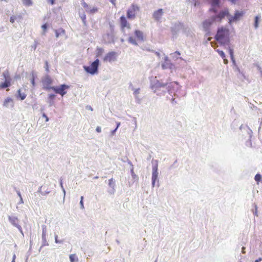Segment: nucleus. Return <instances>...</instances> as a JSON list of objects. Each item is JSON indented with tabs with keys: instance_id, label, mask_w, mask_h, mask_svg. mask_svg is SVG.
I'll use <instances>...</instances> for the list:
<instances>
[{
	"instance_id": "nucleus-1",
	"label": "nucleus",
	"mask_w": 262,
	"mask_h": 262,
	"mask_svg": "<svg viewBox=\"0 0 262 262\" xmlns=\"http://www.w3.org/2000/svg\"><path fill=\"white\" fill-rule=\"evenodd\" d=\"M229 30L225 27L219 28L217 31L215 39L222 45L229 42Z\"/></svg>"
},
{
	"instance_id": "nucleus-2",
	"label": "nucleus",
	"mask_w": 262,
	"mask_h": 262,
	"mask_svg": "<svg viewBox=\"0 0 262 262\" xmlns=\"http://www.w3.org/2000/svg\"><path fill=\"white\" fill-rule=\"evenodd\" d=\"M211 10L215 14V15L213 16L215 21L220 23L225 17L228 18L230 15L229 11L228 8H224L219 12L216 9V8H212Z\"/></svg>"
},
{
	"instance_id": "nucleus-3",
	"label": "nucleus",
	"mask_w": 262,
	"mask_h": 262,
	"mask_svg": "<svg viewBox=\"0 0 262 262\" xmlns=\"http://www.w3.org/2000/svg\"><path fill=\"white\" fill-rule=\"evenodd\" d=\"M99 64V60L97 59L90 66H84L83 69L87 73L94 75L98 73Z\"/></svg>"
},
{
	"instance_id": "nucleus-4",
	"label": "nucleus",
	"mask_w": 262,
	"mask_h": 262,
	"mask_svg": "<svg viewBox=\"0 0 262 262\" xmlns=\"http://www.w3.org/2000/svg\"><path fill=\"white\" fill-rule=\"evenodd\" d=\"M139 10V7L135 4H132L127 10L126 13L127 18L129 19H134L136 16L137 12Z\"/></svg>"
},
{
	"instance_id": "nucleus-5",
	"label": "nucleus",
	"mask_w": 262,
	"mask_h": 262,
	"mask_svg": "<svg viewBox=\"0 0 262 262\" xmlns=\"http://www.w3.org/2000/svg\"><path fill=\"white\" fill-rule=\"evenodd\" d=\"M127 18L124 15L121 16L119 18L120 29L123 32H125V29H131V25L128 21Z\"/></svg>"
},
{
	"instance_id": "nucleus-6",
	"label": "nucleus",
	"mask_w": 262,
	"mask_h": 262,
	"mask_svg": "<svg viewBox=\"0 0 262 262\" xmlns=\"http://www.w3.org/2000/svg\"><path fill=\"white\" fill-rule=\"evenodd\" d=\"M244 15L243 11H239L238 10H236L235 12V13L233 16H230L228 17V23L229 24H231L234 22H236L239 20L241 18L243 17Z\"/></svg>"
},
{
	"instance_id": "nucleus-7",
	"label": "nucleus",
	"mask_w": 262,
	"mask_h": 262,
	"mask_svg": "<svg viewBox=\"0 0 262 262\" xmlns=\"http://www.w3.org/2000/svg\"><path fill=\"white\" fill-rule=\"evenodd\" d=\"M53 80L49 76H46L42 80L43 89L46 90H52L53 86H51Z\"/></svg>"
},
{
	"instance_id": "nucleus-8",
	"label": "nucleus",
	"mask_w": 262,
	"mask_h": 262,
	"mask_svg": "<svg viewBox=\"0 0 262 262\" xmlns=\"http://www.w3.org/2000/svg\"><path fill=\"white\" fill-rule=\"evenodd\" d=\"M69 86L66 84H61L59 87L53 86L52 90L56 94H59L63 96L67 93L66 90L68 89Z\"/></svg>"
},
{
	"instance_id": "nucleus-9",
	"label": "nucleus",
	"mask_w": 262,
	"mask_h": 262,
	"mask_svg": "<svg viewBox=\"0 0 262 262\" xmlns=\"http://www.w3.org/2000/svg\"><path fill=\"white\" fill-rule=\"evenodd\" d=\"M117 53L115 52H110L103 58L105 62H112L116 60Z\"/></svg>"
},
{
	"instance_id": "nucleus-10",
	"label": "nucleus",
	"mask_w": 262,
	"mask_h": 262,
	"mask_svg": "<svg viewBox=\"0 0 262 262\" xmlns=\"http://www.w3.org/2000/svg\"><path fill=\"white\" fill-rule=\"evenodd\" d=\"M9 221L10 222V223L13 225H14V226L17 227L18 229V230L21 232H22V231H23L22 228H21V227L19 225V220L17 217H16L15 216H10L9 217Z\"/></svg>"
},
{
	"instance_id": "nucleus-11",
	"label": "nucleus",
	"mask_w": 262,
	"mask_h": 262,
	"mask_svg": "<svg viewBox=\"0 0 262 262\" xmlns=\"http://www.w3.org/2000/svg\"><path fill=\"white\" fill-rule=\"evenodd\" d=\"M214 21H215V20H214L213 17L210 19L205 20L203 23V27L204 29L206 31L208 30Z\"/></svg>"
},
{
	"instance_id": "nucleus-12",
	"label": "nucleus",
	"mask_w": 262,
	"mask_h": 262,
	"mask_svg": "<svg viewBox=\"0 0 262 262\" xmlns=\"http://www.w3.org/2000/svg\"><path fill=\"white\" fill-rule=\"evenodd\" d=\"M163 14V9H159L158 10L155 11L154 12L152 16H153L154 18L156 20L159 21L161 19Z\"/></svg>"
},
{
	"instance_id": "nucleus-13",
	"label": "nucleus",
	"mask_w": 262,
	"mask_h": 262,
	"mask_svg": "<svg viewBox=\"0 0 262 262\" xmlns=\"http://www.w3.org/2000/svg\"><path fill=\"white\" fill-rule=\"evenodd\" d=\"M172 64L171 63L170 60L169 59L167 56L164 57V61L162 64V67L163 69H171Z\"/></svg>"
},
{
	"instance_id": "nucleus-14",
	"label": "nucleus",
	"mask_w": 262,
	"mask_h": 262,
	"mask_svg": "<svg viewBox=\"0 0 262 262\" xmlns=\"http://www.w3.org/2000/svg\"><path fill=\"white\" fill-rule=\"evenodd\" d=\"M134 34L138 40H144L143 33L141 31L139 30H136L134 32Z\"/></svg>"
},
{
	"instance_id": "nucleus-15",
	"label": "nucleus",
	"mask_w": 262,
	"mask_h": 262,
	"mask_svg": "<svg viewBox=\"0 0 262 262\" xmlns=\"http://www.w3.org/2000/svg\"><path fill=\"white\" fill-rule=\"evenodd\" d=\"M11 85L10 79L6 78L4 82L0 83V90L9 87Z\"/></svg>"
},
{
	"instance_id": "nucleus-16",
	"label": "nucleus",
	"mask_w": 262,
	"mask_h": 262,
	"mask_svg": "<svg viewBox=\"0 0 262 262\" xmlns=\"http://www.w3.org/2000/svg\"><path fill=\"white\" fill-rule=\"evenodd\" d=\"M158 172L157 170V168L156 167L154 168L152 170V185L154 186L156 181L158 178Z\"/></svg>"
},
{
	"instance_id": "nucleus-17",
	"label": "nucleus",
	"mask_w": 262,
	"mask_h": 262,
	"mask_svg": "<svg viewBox=\"0 0 262 262\" xmlns=\"http://www.w3.org/2000/svg\"><path fill=\"white\" fill-rule=\"evenodd\" d=\"M27 95L25 93H21V90L18 89L17 90V96L18 98H19L21 100H24L26 98Z\"/></svg>"
},
{
	"instance_id": "nucleus-18",
	"label": "nucleus",
	"mask_w": 262,
	"mask_h": 262,
	"mask_svg": "<svg viewBox=\"0 0 262 262\" xmlns=\"http://www.w3.org/2000/svg\"><path fill=\"white\" fill-rule=\"evenodd\" d=\"M98 11V9L96 7H93L92 8H90L89 10H86V12L90 14H94L97 12Z\"/></svg>"
},
{
	"instance_id": "nucleus-19",
	"label": "nucleus",
	"mask_w": 262,
	"mask_h": 262,
	"mask_svg": "<svg viewBox=\"0 0 262 262\" xmlns=\"http://www.w3.org/2000/svg\"><path fill=\"white\" fill-rule=\"evenodd\" d=\"M71 262L78 261V258L76 256V254H71L69 256Z\"/></svg>"
},
{
	"instance_id": "nucleus-20",
	"label": "nucleus",
	"mask_w": 262,
	"mask_h": 262,
	"mask_svg": "<svg viewBox=\"0 0 262 262\" xmlns=\"http://www.w3.org/2000/svg\"><path fill=\"white\" fill-rule=\"evenodd\" d=\"M12 101H13L12 99L10 97H8L4 100V103H3V105L4 106L7 107L8 105V104L10 102H12Z\"/></svg>"
},
{
	"instance_id": "nucleus-21",
	"label": "nucleus",
	"mask_w": 262,
	"mask_h": 262,
	"mask_svg": "<svg viewBox=\"0 0 262 262\" xmlns=\"http://www.w3.org/2000/svg\"><path fill=\"white\" fill-rule=\"evenodd\" d=\"M128 41L129 42H130V43H132L133 45H134L136 46L138 45V43L137 42L136 39L133 36H130L128 38Z\"/></svg>"
},
{
	"instance_id": "nucleus-22",
	"label": "nucleus",
	"mask_w": 262,
	"mask_h": 262,
	"mask_svg": "<svg viewBox=\"0 0 262 262\" xmlns=\"http://www.w3.org/2000/svg\"><path fill=\"white\" fill-rule=\"evenodd\" d=\"M216 51L218 52L219 54L224 59V62L226 63L227 62V60H226L225 58V54L223 51L217 50Z\"/></svg>"
},
{
	"instance_id": "nucleus-23",
	"label": "nucleus",
	"mask_w": 262,
	"mask_h": 262,
	"mask_svg": "<svg viewBox=\"0 0 262 262\" xmlns=\"http://www.w3.org/2000/svg\"><path fill=\"white\" fill-rule=\"evenodd\" d=\"M55 33L56 37H58L60 34H64L65 33V31L63 29H60L58 31L56 30Z\"/></svg>"
},
{
	"instance_id": "nucleus-24",
	"label": "nucleus",
	"mask_w": 262,
	"mask_h": 262,
	"mask_svg": "<svg viewBox=\"0 0 262 262\" xmlns=\"http://www.w3.org/2000/svg\"><path fill=\"white\" fill-rule=\"evenodd\" d=\"M212 8H215L216 6H219V0H211Z\"/></svg>"
},
{
	"instance_id": "nucleus-25",
	"label": "nucleus",
	"mask_w": 262,
	"mask_h": 262,
	"mask_svg": "<svg viewBox=\"0 0 262 262\" xmlns=\"http://www.w3.org/2000/svg\"><path fill=\"white\" fill-rule=\"evenodd\" d=\"M103 52H104V50L102 48H97L96 56L99 57V56H101L103 54Z\"/></svg>"
},
{
	"instance_id": "nucleus-26",
	"label": "nucleus",
	"mask_w": 262,
	"mask_h": 262,
	"mask_svg": "<svg viewBox=\"0 0 262 262\" xmlns=\"http://www.w3.org/2000/svg\"><path fill=\"white\" fill-rule=\"evenodd\" d=\"M23 4L27 6H30L32 4L31 0H23Z\"/></svg>"
},
{
	"instance_id": "nucleus-27",
	"label": "nucleus",
	"mask_w": 262,
	"mask_h": 262,
	"mask_svg": "<svg viewBox=\"0 0 262 262\" xmlns=\"http://www.w3.org/2000/svg\"><path fill=\"white\" fill-rule=\"evenodd\" d=\"M255 180L257 182V183H258V182L260 181L261 179V175L260 174H256L255 176Z\"/></svg>"
},
{
	"instance_id": "nucleus-28",
	"label": "nucleus",
	"mask_w": 262,
	"mask_h": 262,
	"mask_svg": "<svg viewBox=\"0 0 262 262\" xmlns=\"http://www.w3.org/2000/svg\"><path fill=\"white\" fill-rule=\"evenodd\" d=\"M82 5L83 7V8L85 9L86 11V10H89V9L90 8L89 5L84 1L82 2Z\"/></svg>"
},
{
	"instance_id": "nucleus-29",
	"label": "nucleus",
	"mask_w": 262,
	"mask_h": 262,
	"mask_svg": "<svg viewBox=\"0 0 262 262\" xmlns=\"http://www.w3.org/2000/svg\"><path fill=\"white\" fill-rule=\"evenodd\" d=\"M258 20H259V17L256 16L255 17V24L254 26L255 28H257L258 26Z\"/></svg>"
},
{
	"instance_id": "nucleus-30",
	"label": "nucleus",
	"mask_w": 262,
	"mask_h": 262,
	"mask_svg": "<svg viewBox=\"0 0 262 262\" xmlns=\"http://www.w3.org/2000/svg\"><path fill=\"white\" fill-rule=\"evenodd\" d=\"M81 18L82 20L83 24L86 26V15L85 14H83L81 16Z\"/></svg>"
},
{
	"instance_id": "nucleus-31",
	"label": "nucleus",
	"mask_w": 262,
	"mask_h": 262,
	"mask_svg": "<svg viewBox=\"0 0 262 262\" xmlns=\"http://www.w3.org/2000/svg\"><path fill=\"white\" fill-rule=\"evenodd\" d=\"M48 27V25L47 24H43L42 26H41V28L42 29H43V34H45L46 32V30H47V28Z\"/></svg>"
},
{
	"instance_id": "nucleus-32",
	"label": "nucleus",
	"mask_w": 262,
	"mask_h": 262,
	"mask_svg": "<svg viewBox=\"0 0 262 262\" xmlns=\"http://www.w3.org/2000/svg\"><path fill=\"white\" fill-rule=\"evenodd\" d=\"M83 196H81V199H80V206H81V208L82 209L84 208V205H83Z\"/></svg>"
},
{
	"instance_id": "nucleus-33",
	"label": "nucleus",
	"mask_w": 262,
	"mask_h": 262,
	"mask_svg": "<svg viewBox=\"0 0 262 262\" xmlns=\"http://www.w3.org/2000/svg\"><path fill=\"white\" fill-rule=\"evenodd\" d=\"M229 54L232 59L233 58V50L231 48L229 49Z\"/></svg>"
},
{
	"instance_id": "nucleus-34",
	"label": "nucleus",
	"mask_w": 262,
	"mask_h": 262,
	"mask_svg": "<svg viewBox=\"0 0 262 262\" xmlns=\"http://www.w3.org/2000/svg\"><path fill=\"white\" fill-rule=\"evenodd\" d=\"M16 19V16H11L10 18V21L11 23H14V21H15V20Z\"/></svg>"
},
{
	"instance_id": "nucleus-35",
	"label": "nucleus",
	"mask_w": 262,
	"mask_h": 262,
	"mask_svg": "<svg viewBox=\"0 0 262 262\" xmlns=\"http://www.w3.org/2000/svg\"><path fill=\"white\" fill-rule=\"evenodd\" d=\"M45 69L47 72H48L49 71V64L47 61L45 62Z\"/></svg>"
},
{
	"instance_id": "nucleus-36",
	"label": "nucleus",
	"mask_w": 262,
	"mask_h": 262,
	"mask_svg": "<svg viewBox=\"0 0 262 262\" xmlns=\"http://www.w3.org/2000/svg\"><path fill=\"white\" fill-rule=\"evenodd\" d=\"M46 229H43L42 231V237L43 239H46Z\"/></svg>"
},
{
	"instance_id": "nucleus-37",
	"label": "nucleus",
	"mask_w": 262,
	"mask_h": 262,
	"mask_svg": "<svg viewBox=\"0 0 262 262\" xmlns=\"http://www.w3.org/2000/svg\"><path fill=\"white\" fill-rule=\"evenodd\" d=\"M55 242H56V243H61V241H59L58 240V236H57V235H56L55 236Z\"/></svg>"
},
{
	"instance_id": "nucleus-38",
	"label": "nucleus",
	"mask_w": 262,
	"mask_h": 262,
	"mask_svg": "<svg viewBox=\"0 0 262 262\" xmlns=\"http://www.w3.org/2000/svg\"><path fill=\"white\" fill-rule=\"evenodd\" d=\"M42 116L45 118L46 122H48L49 121V118L45 114H43L42 115Z\"/></svg>"
},
{
	"instance_id": "nucleus-39",
	"label": "nucleus",
	"mask_w": 262,
	"mask_h": 262,
	"mask_svg": "<svg viewBox=\"0 0 262 262\" xmlns=\"http://www.w3.org/2000/svg\"><path fill=\"white\" fill-rule=\"evenodd\" d=\"M31 82L33 86H34L35 85V78L34 77H33L31 79Z\"/></svg>"
},
{
	"instance_id": "nucleus-40",
	"label": "nucleus",
	"mask_w": 262,
	"mask_h": 262,
	"mask_svg": "<svg viewBox=\"0 0 262 262\" xmlns=\"http://www.w3.org/2000/svg\"><path fill=\"white\" fill-rule=\"evenodd\" d=\"M96 130L98 132V133H100L101 132V128L99 127V126H97L96 129Z\"/></svg>"
},
{
	"instance_id": "nucleus-41",
	"label": "nucleus",
	"mask_w": 262,
	"mask_h": 262,
	"mask_svg": "<svg viewBox=\"0 0 262 262\" xmlns=\"http://www.w3.org/2000/svg\"><path fill=\"white\" fill-rule=\"evenodd\" d=\"M110 1L114 6H116V0H110Z\"/></svg>"
},
{
	"instance_id": "nucleus-42",
	"label": "nucleus",
	"mask_w": 262,
	"mask_h": 262,
	"mask_svg": "<svg viewBox=\"0 0 262 262\" xmlns=\"http://www.w3.org/2000/svg\"><path fill=\"white\" fill-rule=\"evenodd\" d=\"M55 98V95L54 94H51L49 95V98L50 99H53Z\"/></svg>"
},
{
	"instance_id": "nucleus-43",
	"label": "nucleus",
	"mask_w": 262,
	"mask_h": 262,
	"mask_svg": "<svg viewBox=\"0 0 262 262\" xmlns=\"http://www.w3.org/2000/svg\"><path fill=\"white\" fill-rule=\"evenodd\" d=\"M17 194H18V196H19V198H20V201H21V203H23V199H22V198H21V194H20V192H17Z\"/></svg>"
},
{
	"instance_id": "nucleus-44",
	"label": "nucleus",
	"mask_w": 262,
	"mask_h": 262,
	"mask_svg": "<svg viewBox=\"0 0 262 262\" xmlns=\"http://www.w3.org/2000/svg\"><path fill=\"white\" fill-rule=\"evenodd\" d=\"M113 183V179H110L109 180V185H110V186H111Z\"/></svg>"
},
{
	"instance_id": "nucleus-45",
	"label": "nucleus",
	"mask_w": 262,
	"mask_h": 262,
	"mask_svg": "<svg viewBox=\"0 0 262 262\" xmlns=\"http://www.w3.org/2000/svg\"><path fill=\"white\" fill-rule=\"evenodd\" d=\"M174 54H176L177 55H180L181 53L179 51H176L174 53Z\"/></svg>"
},
{
	"instance_id": "nucleus-46",
	"label": "nucleus",
	"mask_w": 262,
	"mask_h": 262,
	"mask_svg": "<svg viewBox=\"0 0 262 262\" xmlns=\"http://www.w3.org/2000/svg\"><path fill=\"white\" fill-rule=\"evenodd\" d=\"M49 1L51 3V5H53L55 3V0H49Z\"/></svg>"
},
{
	"instance_id": "nucleus-47",
	"label": "nucleus",
	"mask_w": 262,
	"mask_h": 262,
	"mask_svg": "<svg viewBox=\"0 0 262 262\" xmlns=\"http://www.w3.org/2000/svg\"><path fill=\"white\" fill-rule=\"evenodd\" d=\"M15 258H16V256H15V255L14 254V255H13V259H12V262H15Z\"/></svg>"
},
{
	"instance_id": "nucleus-48",
	"label": "nucleus",
	"mask_w": 262,
	"mask_h": 262,
	"mask_svg": "<svg viewBox=\"0 0 262 262\" xmlns=\"http://www.w3.org/2000/svg\"><path fill=\"white\" fill-rule=\"evenodd\" d=\"M262 260V258L261 257L259 258L258 259L256 260L255 262H259Z\"/></svg>"
},
{
	"instance_id": "nucleus-49",
	"label": "nucleus",
	"mask_w": 262,
	"mask_h": 262,
	"mask_svg": "<svg viewBox=\"0 0 262 262\" xmlns=\"http://www.w3.org/2000/svg\"><path fill=\"white\" fill-rule=\"evenodd\" d=\"M232 3H235L237 0H230Z\"/></svg>"
},
{
	"instance_id": "nucleus-50",
	"label": "nucleus",
	"mask_w": 262,
	"mask_h": 262,
	"mask_svg": "<svg viewBox=\"0 0 262 262\" xmlns=\"http://www.w3.org/2000/svg\"><path fill=\"white\" fill-rule=\"evenodd\" d=\"M244 249H245V248H244V247H243V252H244Z\"/></svg>"
},
{
	"instance_id": "nucleus-51",
	"label": "nucleus",
	"mask_w": 262,
	"mask_h": 262,
	"mask_svg": "<svg viewBox=\"0 0 262 262\" xmlns=\"http://www.w3.org/2000/svg\"><path fill=\"white\" fill-rule=\"evenodd\" d=\"M119 124H120V123H119V124L117 125V127H118L119 126ZM117 128H116V129Z\"/></svg>"
}]
</instances>
